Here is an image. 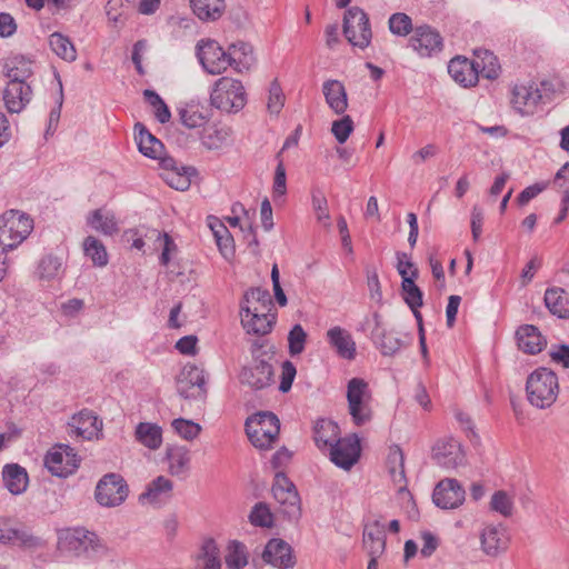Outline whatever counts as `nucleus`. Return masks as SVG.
<instances>
[{
	"mask_svg": "<svg viewBox=\"0 0 569 569\" xmlns=\"http://www.w3.org/2000/svg\"><path fill=\"white\" fill-rule=\"evenodd\" d=\"M528 401L538 409L550 408L559 395L558 376L551 369L540 367L526 381Z\"/></svg>",
	"mask_w": 569,
	"mask_h": 569,
	"instance_id": "nucleus-1",
	"label": "nucleus"
},
{
	"mask_svg": "<svg viewBox=\"0 0 569 569\" xmlns=\"http://www.w3.org/2000/svg\"><path fill=\"white\" fill-rule=\"evenodd\" d=\"M247 103V92L242 82L230 77L219 78L210 93V104L228 113H237Z\"/></svg>",
	"mask_w": 569,
	"mask_h": 569,
	"instance_id": "nucleus-2",
	"label": "nucleus"
},
{
	"mask_svg": "<svg viewBox=\"0 0 569 569\" xmlns=\"http://www.w3.org/2000/svg\"><path fill=\"white\" fill-rule=\"evenodd\" d=\"M246 433L250 442L261 450H267L278 439L280 421L271 411H260L247 418Z\"/></svg>",
	"mask_w": 569,
	"mask_h": 569,
	"instance_id": "nucleus-3",
	"label": "nucleus"
},
{
	"mask_svg": "<svg viewBox=\"0 0 569 569\" xmlns=\"http://www.w3.org/2000/svg\"><path fill=\"white\" fill-rule=\"evenodd\" d=\"M33 229V220L18 210L6 211L0 217V244L3 251L17 248Z\"/></svg>",
	"mask_w": 569,
	"mask_h": 569,
	"instance_id": "nucleus-4",
	"label": "nucleus"
},
{
	"mask_svg": "<svg viewBox=\"0 0 569 569\" xmlns=\"http://www.w3.org/2000/svg\"><path fill=\"white\" fill-rule=\"evenodd\" d=\"M252 362L242 368L240 382L253 390L269 387L273 381V368L270 363L271 356L261 350V346H253Z\"/></svg>",
	"mask_w": 569,
	"mask_h": 569,
	"instance_id": "nucleus-5",
	"label": "nucleus"
},
{
	"mask_svg": "<svg viewBox=\"0 0 569 569\" xmlns=\"http://www.w3.org/2000/svg\"><path fill=\"white\" fill-rule=\"evenodd\" d=\"M271 490L283 516L290 521H298L302 510L300 496L295 483L283 472H277Z\"/></svg>",
	"mask_w": 569,
	"mask_h": 569,
	"instance_id": "nucleus-6",
	"label": "nucleus"
},
{
	"mask_svg": "<svg viewBox=\"0 0 569 569\" xmlns=\"http://www.w3.org/2000/svg\"><path fill=\"white\" fill-rule=\"evenodd\" d=\"M368 383L360 378H352L347 386L348 410L357 426L369 422L372 418Z\"/></svg>",
	"mask_w": 569,
	"mask_h": 569,
	"instance_id": "nucleus-7",
	"label": "nucleus"
},
{
	"mask_svg": "<svg viewBox=\"0 0 569 569\" xmlns=\"http://www.w3.org/2000/svg\"><path fill=\"white\" fill-rule=\"evenodd\" d=\"M343 34L346 39L360 49L369 47L372 38L368 14L359 7H351L345 12Z\"/></svg>",
	"mask_w": 569,
	"mask_h": 569,
	"instance_id": "nucleus-8",
	"label": "nucleus"
},
{
	"mask_svg": "<svg viewBox=\"0 0 569 569\" xmlns=\"http://www.w3.org/2000/svg\"><path fill=\"white\" fill-rule=\"evenodd\" d=\"M196 56L203 70L212 76L222 74L231 67L228 50L226 51L213 39H201L196 46Z\"/></svg>",
	"mask_w": 569,
	"mask_h": 569,
	"instance_id": "nucleus-9",
	"label": "nucleus"
},
{
	"mask_svg": "<svg viewBox=\"0 0 569 569\" xmlns=\"http://www.w3.org/2000/svg\"><path fill=\"white\" fill-rule=\"evenodd\" d=\"M129 495V487L119 473L104 475L97 483L94 499L106 508H114L122 505Z\"/></svg>",
	"mask_w": 569,
	"mask_h": 569,
	"instance_id": "nucleus-10",
	"label": "nucleus"
},
{
	"mask_svg": "<svg viewBox=\"0 0 569 569\" xmlns=\"http://www.w3.org/2000/svg\"><path fill=\"white\" fill-rule=\"evenodd\" d=\"M80 459L69 445H58L44 458V465L51 475L66 478L79 468Z\"/></svg>",
	"mask_w": 569,
	"mask_h": 569,
	"instance_id": "nucleus-11",
	"label": "nucleus"
},
{
	"mask_svg": "<svg viewBox=\"0 0 569 569\" xmlns=\"http://www.w3.org/2000/svg\"><path fill=\"white\" fill-rule=\"evenodd\" d=\"M541 102L542 96L535 81L515 84L511 89L510 104L521 116L533 114Z\"/></svg>",
	"mask_w": 569,
	"mask_h": 569,
	"instance_id": "nucleus-12",
	"label": "nucleus"
},
{
	"mask_svg": "<svg viewBox=\"0 0 569 569\" xmlns=\"http://www.w3.org/2000/svg\"><path fill=\"white\" fill-rule=\"evenodd\" d=\"M68 427L71 437L76 436L83 440H98L102 436L103 422L92 410L83 409L71 417Z\"/></svg>",
	"mask_w": 569,
	"mask_h": 569,
	"instance_id": "nucleus-13",
	"label": "nucleus"
},
{
	"mask_svg": "<svg viewBox=\"0 0 569 569\" xmlns=\"http://www.w3.org/2000/svg\"><path fill=\"white\" fill-rule=\"evenodd\" d=\"M204 382L203 371L194 365H187L177 378V391L184 399L203 398Z\"/></svg>",
	"mask_w": 569,
	"mask_h": 569,
	"instance_id": "nucleus-14",
	"label": "nucleus"
},
{
	"mask_svg": "<svg viewBox=\"0 0 569 569\" xmlns=\"http://www.w3.org/2000/svg\"><path fill=\"white\" fill-rule=\"evenodd\" d=\"M331 461L349 470L360 458L361 447L357 435L340 438L330 449Z\"/></svg>",
	"mask_w": 569,
	"mask_h": 569,
	"instance_id": "nucleus-15",
	"label": "nucleus"
},
{
	"mask_svg": "<svg viewBox=\"0 0 569 569\" xmlns=\"http://www.w3.org/2000/svg\"><path fill=\"white\" fill-rule=\"evenodd\" d=\"M410 47L420 57H431L442 50L443 41L440 33L430 26H420L413 30L409 40Z\"/></svg>",
	"mask_w": 569,
	"mask_h": 569,
	"instance_id": "nucleus-16",
	"label": "nucleus"
},
{
	"mask_svg": "<svg viewBox=\"0 0 569 569\" xmlns=\"http://www.w3.org/2000/svg\"><path fill=\"white\" fill-rule=\"evenodd\" d=\"M262 560L277 568L290 569L296 565V558L291 546L280 538L270 539L262 552Z\"/></svg>",
	"mask_w": 569,
	"mask_h": 569,
	"instance_id": "nucleus-17",
	"label": "nucleus"
},
{
	"mask_svg": "<svg viewBox=\"0 0 569 569\" xmlns=\"http://www.w3.org/2000/svg\"><path fill=\"white\" fill-rule=\"evenodd\" d=\"M375 328L371 331V339L382 356L392 357L405 346V341L395 330H387L382 327L381 316L373 313Z\"/></svg>",
	"mask_w": 569,
	"mask_h": 569,
	"instance_id": "nucleus-18",
	"label": "nucleus"
},
{
	"mask_svg": "<svg viewBox=\"0 0 569 569\" xmlns=\"http://www.w3.org/2000/svg\"><path fill=\"white\" fill-rule=\"evenodd\" d=\"M466 491L456 479H443L433 489L432 500L441 509H456L465 501Z\"/></svg>",
	"mask_w": 569,
	"mask_h": 569,
	"instance_id": "nucleus-19",
	"label": "nucleus"
},
{
	"mask_svg": "<svg viewBox=\"0 0 569 569\" xmlns=\"http://www.w3.org/2000/svg\"><path fill=\"white\" fill-rule=\"evenodd\" d=\"M433 458L439 466L446 469H456L466 461L460 442L453 438L439 441L433 447Z\"/></svg>",
	"mask_w": 569,
	"mask_h": 569,
	"instance_id": "nucleus-20",
	"label": "nucleus"
},
{
	"mask_svg": "<svg viewBox=\"0 0 569 569\" xmlns=\"http://www.w3.org/2000/svg\"><path fill=\"white\" fill-rule=\"evenodd\" d=\"M258 306L240 305L241 323L248 333L267 335L272 328L273 316Z\"/></svg>",
	"mask_w": 569,
	"mask_h": 569,
	"instance_id": "nucleus-21",
	"label": "nucleus"
},
{
	"mask_svg": "<svg viewBox=\"0 0 569 569\" xmlns=\"http://www.w3.org/2000/svg\"><path fill=\"white\" fill-rule=\"evenodd\" d=\"M0 542L33 548L39 546L40 539L29 530L13 527L9 518L0 517Z\"/></svg>",
	"mask_w": 569,
	"mask_h": 569,
	"instance_id": "nucleus-22",
	"label": "nucleus"
},
{
	"mask_svg": "<svg viewBox=\"0 0 569 569\" xmlns=\"http://www.w3.org/2000/svg\"><path fill=\"white\" fill-rule=\"evenodd\" d=\"M327 341L337 355L346 360H353L357 355L356 342L351 333L339 326L330 328L327 333Z\"/></svg>",
	"mask_w": 569,
	"mask_h": 569,
	"instance_id": "nucleus-23",
	"label": "nucleus"
},
{
	"mask_svg": "<svg viewBox=\"0 0 569 569\" xmlns=\"http://www.w3.org/2000/svg\"><path fill=\"white\" fill-rule=\"evenodd\" d=\"M32 89L28 83L8 81L3 91V101L7 110L11 113H19L30 102Z\"/></svg>",
	"mask_w": 569,
	"mask_h": 569,
	"instance_id": "nucleus-24",
	"label": "nucleus"
},
{
	"mask_svg": "<svg viewBox=\"0 0 569 569\" xmlns=\"http://www.w3.org/2000/svg\"><path fill=\"white\" fill-rule=\"evenodd\" d=\"M448 73L460 86L468 88L475 86L479 76L472 60L457 56L448 64Z\"/></svg>",
	"mask_w": 569,
	"mask_h": 569,
	"instance_id": "nucleus-25",
	"label": "nucleus"
},
{
	"mask_svg": "<svg viewBox=\"0 0 569 569\" xmlns=\"http://www.w3.org/2000/svg\"><path fill=\"white\" fill-rule=\"evenodd\" d=\"M362 542L370 558H379L386 549L385 525L379 520L367 525L363 530Z\"/></svg>",
	"mask_w": 569,
	"mask_h": 569,
	"instance_id": "nucleus-26",
	"label": "nucleus"
},
{
	"mask_svg": "<svg viewBox=\"0 0 569 569\" xmlns=\"http://www.w3.org/2000/svg\"><path fill=\"white\" fill-rule=\"evenodd\" d=\"M518 347L526 353L537 355L547 347V339L533 325H523L517 332Z\"/></svg>",
	"mask_w": 569,
	"mask_h": 569,
	"instance_id": "nucleus-27",
	"label": "nucleus"
},
{
	"mask_svg": "<svg viewBox=\"0 0 569 569\" xmlns=\"http://www.w3.org/2000/svg\"><path fill=\"white\" fill-rule=\"evenodd\" d=\"M322 93L329 108L336 114H343L348 108V96L343 83L330 79L323 82Z\"/></svg>",
	"mask_w": 569,
	"mask_h": 569,
	"instance_id": "nucleus-28",
	"label": "nucleus"
},
{
	"mask_svg": "<svg viewBox=\"0 0 569 569\" xmlns=\"http://www.w3.org/2000/svg\"><path fill=\"white\" fill-rule=\"evenodd\" d=\"M228 52L231 68L239 73L249 71L256 61L252 46L244 41L231 43L228 47Z\"/></svg>",
	"mask_w": 569,
	"mask_h": 569,
	"instance_id": "nucleus-29",
	"label": "nucleus"
},
{
	"mask_svg": "<svg viewBox=\"0 0 569 569\" xmlns=\"http://www.w3.org/2000/svg\"><path fill=\"white\" fill-rule=\"evenodd\" d=\"M181 123L188 129L204 126L210 117L208 107L194 101L188 102L178 109Z\"/></svg>",
	"mask_w": 569,
	"mask_h": 569,
	"instance_id": "nucleus-30",
	"label": "nucleus"
},
{
	"mask_svg": "<svg viewBox=\"0 0 569 569\" xmlns=\"http://www.w3.org/2000/svg\"><path fill=\"white\" fill-rule=\"evenodd\" d=\"M168 471L174 477H184L190 469V452L184 446H169L166 449Z\"/></svg>",
	"mask_w": 569,
	"mask_h": 569,
	"instance_id": "nucleus-31",
	"label": "nucleus"
},
{
	"mask_svg": "<svg viewBox=\"0 0 569 569\" xmlns=\"http://www.w3.org/2000/svg\"><path fill=\"white\" fill-rule=\"evenodd\" d=\"M87 224L103 236H113L119 231L114 213L103 208L91 211L87 216Z\"/></svg>",
	"mask_w": 569,
	"mask_h": 569,
	"instance_id": "nucleus-32",
	"label": "nucleus"
},
{
	"mask_svg": "<svg viewBox=\"0 0 569 569\" xmlns=\"http://www.w3.org/2000/svg\"><path fill=\"white\" fill-rule=\"evenodd\" d=\"M543 301L548 310L560 319L569 318V292L562 288H549Z\"/></svg>",
	"mask_w": 569,
	"mask_h": 569,
	"instance_id": "nucleus-33",
	"label": "nucleus"
},
{
	"mask_svg": "<svg viewBox=\"0 0 569 569\" xmlns=\"http://www.w3.org/2000/svg\"><path fill=\"white\" fill-rule=\"evenodd\" d=\"M2 478L6 488L12 495H20L24 492L28 487V473L24 468L17 463H9L3 467Z\"/></svg>",
	"mask_w": 569,
	"mask_h": 569,
	"instance_id": "nucleus-34",
	"label": "nucleus"
},
{
	"mask_svg": "<svg viewBox=\"0 0 569 569\" xmlns=\"http://www.w3.org/2000/svg\"><path fill=\"white\" fill-rule=\"evenodd\" d=\"M134 131L137 132L136 140L139 151L149 158H160L163 152L162 142L151 134L140 122L134 124Z\"/></svg>",
	"mask_w": 569,
	"mask_h": 569,
	"instance_id": "nucleus-35",
	"label": "nucleus"
},
{
	"mask_svg": "<svg viewBox=\"0 0 569 569\" xmlns=\"http://www.w3.org/2000/svg\"><path fill=\"white\" fill-rule=\"evenodd\" d=\"M339 426L327 419H320L316 422L313 439L319 449L331 448L339 438Z\"/></svg>",
	"mask_w": 569,
	"mask_h": 569,
	"instance_id": "nucleus-36",
	"label": "nucleus"
},
{
	"mask_svg": "<svg viewBox=\"0 0 569 569\" xmlns=\"http://www.w3.org/2000/svg\"><path fill=\"white\" fill-rule=\"evenodd\" d=\"M479 78L495 80L498 78L497 57L487 49H476L475 59L472 60Z\"/></svg>",
	"mask_w": 569,
	"mask_h": 569,
	"instance_id": "nucleus-37",
	"label": "nucleus"
},
{
	"mask_svg": "<svg viewBox=\"0 0 569 569\" xmlns=\"http://www.w3.org/2000/svg\"><path fill=\"white\" fill-rule=\"evenodd\" d=\"M134 437L142 446L157 450L162 443V429L157 423L140 422L136 427Z\"/></svg>",
	"mask_w": 569,
	"mask_h": 569,
	"instance_id": "nucleus-38",
	"label": "nucleus"
},
{
	"mask_svg": "<svg viewBox=\"0 0 569 569\" xmlns=\"http://www.w3.org/2000/svg\"><path fill=\"white\" fill-rule=\"evenodd\" d=\"M193 13L202 21L218 20L226 8L224 0H190Z\"/></svg>",
	"mask_w": 569,
	"mask_h": 569,
	"instance_id": "nucleus-39",
	"label": "nucleus"
},
{
	"mask_svg": "<svg viewBox=\"0 0 569 569\" xmlns=\"http://www.w3.org/2000/svg\"><path fill=\"white\" fill-rule=\"evenodd\" d=\"M219 548L213 539H207L194 560L193 569H220Z\"/></svg>",
	"mask_w": 569,
	"mask_h": 569,
	"instance_id": "nucleus-40",
	"label": "nucleus"
},
{
	"mask_svg": "<svg viewBox=\"0 0 569 569\" xmlns=\"http://www.w3.org/2000/svg\"><path fill=\"white\" fill-rule=\"evenodd\" d=\"M4 68L9 81H17L19 83H27V80L33 73L31 61L20 56L9 59Z\"/></svg>",
	"mask_w": 569,
	"mask_h": 569,
	"instance_id": "nucleus-41",
	"label": "nucleus"
},
{
	"mask_svg": "<svg viewBox=\"0 0 569 569\" xmlns=\"http://www.w3.org/2000/svg\"><path fill=\"white\" fill-rule=\"evenodd\" d=\"M173 483L170 479L159 476L153 479L147 490L140 495V501L148 500L151 503L159 502L162 496L169 497L172 491Z\"/></svg>",
	"mask_w": 569,
	"mask_h": 569,
	"instance_id": "nucleus-42",
	"label": "nucleus"
},
{
	"mask_svg": "<svg viewBox=\"0 0 569 569\" xmlns=\"http://www.w3.org/2000/svg\"><path fill=\"white\" fill-rule=\"evenodd\" d=\"M49 44L52 51L66 61L77 59V50L70 39L62 33L54 32L49 38Z\"/></svg>",
	"mask_w": 569,
	"mask_h": 569,
	"instance_id": "nucleus-43",
	"label": "nucleus"
},
{
	"mask_svg": "<svg viewBox=\"0 0 569 569\" xmlns=\"http://www.w3.org/2000/svg\"><path fill=\"white\" fill-rule=\"evenodd\" d=\"M83 250L87 257H89L93 264L97 267H104L108 263V253L103 243L94 238L88 236L83 241Z\"/></svg>",
	"mask_w": 569,
	"mask_h": 569,
	"instance_id": "nucleus-44",
	"label": "nucleus"
},
{
	"mask_svg": "<svg viewBox=\"0 0 569 569\" xmlns=\"http://www.w3.org/2000/svg\"><path fill=\"white\" fill-rule=\"evenodd\" d=\"M196 173V169L192 167L181 166L178 170H171L164 173V180L167 183L180 191L189 189L191 184V176Z\"/></svg>",
	"mask_w": 569,
	"mask_h": 569,
	"instance_id": "nucleus-45",
	"label": "nucleus"
},
{
	"mask_svg": "<svg viewBox=\"0 0 569 569\" xmlns=\"http://www.w3.org/2000/svg\"><path fill=\"white\" fill-rule=\"evenodd\" d=\"M311 202L318 222L322 223L326 228H329L331 226V218L328 210V201L323 192L319 189H313L311 194Z\"/></svg>",
	"mask_w": 569,
	"mask_h": 569,
	"instance_id": "nucleus-46",
	"label": "nucleus"
},
{
	"mask_svg": "<svg viewBox=\"0 0 569 569\" xmlns=\"http://www.w3.org/2000/svg\"><path fill=\"white\" fill-rule=\"evenodd\" d=\"M413 279L401 282L402 298L410 309H419L423 305V295Z\"/></svg>",
	"mask_w": 569,
	"mask_h": 569,
	"instance_id": "nucleus-47",
	"label": "nucleus"
},
{
	"mask_svg": "<svg viewBox=\"0 0 569 569\" xmlns=\"http://www.w3.org/2000/svg\"><path fill=\"white\" fill-rule=\"evenodd\" d=\"M241 305L251 307L258 306L261 310H269L271 297L266 289L251 288L244 292Z\"/></svg>",
	"mask_w": 569,
	"mask_h": 569,
	"instance_id": "nucleus-48",
	"label": "nucleus"
},
{
	"mask_svg": "<svg viewBox=\"0 0 569 569\" xmlns=\"http://www.w3.org/2000/svg\"><path fill=\"white\" fill-rule=\"evenodd\" d=\"M226 563L230 569L243 568L248 563L244 545L238 541L230 542Z\"/></svg>",
	"mask_w": 569,
	"mask_h": 569,
	"instance_id": "nucleus-49",
	"label": "nucleus"
},
{
	"mask_svg": "<svg viewBox=\"0 0 569 569\" xmlns=\"http://www.w3.org/2000/svg\"><path fill=\"white\" fill-rule=\"evenodd\" d=\"M388 23L390 32L399 37H406L415 30L412 20L407 13L397 12L391 14Z\"/></svg>",
	"mask_w": 569,
	"mask_h": 569,
	"instance_id": "nucleus-50",
	"label": "nucleus"
},
{
	"mask_svg": "<svg viewBox=\"0 0 569 569\" xmlns=\"http://www.w3.org/2000/svg\"><path fill=\"white\" fill-rule=\"evenodd\" d=\"M171 427L182 439L191 441L201 432V426L192 420L177 418L171 422Z\"/></svg>",
	"mask_w": 569,
	"mask_h": 569,
	"instance_id": "nucleus-51",
	"label": "nucleus"
},
{
	"mask_svg": "<svg viewBox=\"0 0 569 569\" xmlns=\"http://www.w3.org/2000/svg\"><path fill=\"white\" fill-rule=\"evenodd\" d=\"M249 520L256 527L270 528L273 525V516L264 502H258L252 507Z\"/></svg>",
	"mask_w": 569,
	"mask_h": 569,
	"instance_id": "nucleus-52",
	"label": "nucleus"
},
{
	"mask_svg": "<svg viewBox=\"0 0 569 569\" xmlns=\"http://www.w3.org/2000/svg\"><path fill=\"white\" fill-rule=\"evenodd\" d=\"M481 549L488 556L498 555V528L495 525H487L480 533Z\"/></svg>",
	"mask_w": 569,
	"mask_h": 569,
	"instance_id": "nucleus-53",
	"label": "nucleus"
},
{
	"mask_svg": "<svg viewBox=\"0 0 569 569\" xmlns=\"http://www.w3.org/2000/svg\"><path fill=\"white\" fill-rule=\"evenodd\" d=\"M286 97L278 79H273L269 87L267 108L271 114H279L284 106Z\"/></svg>",
	"mask_w": 569,
	"mask_h": 569,
	"instance_id": "nucleus-54",
	"label": "nucleus"
},
{
	"mask_svg": "<svg viewBox=\"0 0 569 569\" xmlns=\"http://www.w3.org/2000/svg\"><path fill=\"white\" fill-rule=\"evenodd\" d=\"M88 531L82 529H76L68 532L66 536L68 548L78 555L87 551L88 545L91 542V539L88 538Z\"/></svg>",
	"mask_w": 569,
	"mask_h": 569,
	"instance_id": "nucleus-55",
	"label": "nucleus"
},
{
	"mask_svg": "<svg viewBox=\"0 0 569 569\" xmlns=\"http://www.w3.org/2000/svg\"><path fill=\"white\" fill-rule=\"evenodd\" d=\"M307 333L301 325H295L288 335L289 352L291 356L300 355L305 350Z\"/></svg>",
	"mask_w": 569,
	"mask_h": 569,
	"instance_id": "nucleus-56",
	"label": "nucleus"
},
{
	"mask_svg": "<svg viewBox=\"0 0 569 569\" xmlns=\"http://www.w3.org/2000/svg\"><path fill=\"white\" fill-rule=\"evenodd\" d=\"M61 267L62 263L59 258L47 256L39 263V276L41 279H53L59 274Z\"/></svg>",
	"mask_w": 569,
	"mask_h": 569,
	"instance_id": "nucleus-57",
	"label": "nucleus"
},
{
	"mask_svg": "<svg viewBox=\"0 0 569 569\" xmlns=\"http://www.w3.org/2000/svg\"><path fill=\"white\" fill-rule=\"evenodd\" d=\"M353 131V121L350 116L332 122L331 132L339 143H345Z\"/></svg>",
	"mask_w": 569,
	"mask_h": 569,
	"instance_id": "nucleus-58",
	"label": "nucleus"
},
{
	"mask_svg": "<svg viewBox=\"0 0 569 569\" xmlns=\"http://www.w3.org/2000/svg\"><path fill=\"white\" fill-rule=\"evenodd\" d=\"M213 234L217 240V244L224 257L233 254L232 237L223 224L219 226V229H214Z\"/></svg>",
	"mask_w": 569,
	"mask_h": 569,
	"instance_id": "nucleus-59",
	"label": "nucleus"
},
{
	"mask_svg": "<svg viewBox=\"0 0 569 569\" xmlns=\"http://www.w3.org/2000/svg\"><path fill=\"white\" fill-rule=\"evenodd\" d=\"M230 139V129H217L212 134L203 138L202 143L209 150H217Z\"/></svg>",
	"mask_w": 569,
	"mask_h": 569,
	"instance_id": "nucleus-60",
	"label": "nucleus"
},
{
	"mask_svg": "<svg viewBox=\"0 0 569 569\" xmlns=\"http://www.w3.org/2000/svg\"><path fill=\"white\" fill-rule=\"evenodd\" d=\"M152 233L157 236V241L162 246V252L160 256V263L162 266H168L170 262V254L177 250V246L172 238L167 233H160L157 230H153Z\"/></svg>",
	"mask_w": 569,
	"mask_h": 569,
	"instance_id": "nucleus-61",
	"label": "nucleus"
},
{
	"mask_svg": "<svg viewBox=\"0 0 569 569\" xmlns=\"http://www.w3.org/2000/svg\"><path fill=\"white\" fill-rule=\"evenodd\" d=\"M296 375L297 369L295 365L289 360L284 361L281 366V380L279 385L281 392H288L291 389Z\"/></svg>",
	"mask_w": 569,
	"mask_h": 569,
	"instance_id": "nucleus-62",
	"label": "nucleus"
},
{
	"mask_svg": "<svg viewBox=\"0 0 569 569\" xmlns=\"http://www.w3.org/2000/svg\"><path fill=\"white\" fill-rule=\"evenodd\" d=\"M548 184L549 182H538L523 189L516 199L518 206H526L530 200L546 190Z\"/></svg>",
	"mask_w": 569,
	"mask_h": 569,
	"instance_id": "nucleus-63",
	"label": "nucleus"
},
{
	"mask_svg": "<svg viewBox=\"0 0 569 569\" xmlns=\"http://www.w3.org/2000/svg\"><path fill=\"white\" fill-rule=\"evenodd\" d=\"M550 359L563 368L569 369V345L561 343L552 346L549 352Z\"/></svg>",
	"mask_w": 569,
	"mask_h": 569,
	"instance_id": "nucleus-64",
	"label": "nucleus"
}]
</instances>
